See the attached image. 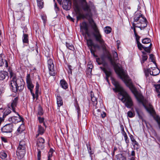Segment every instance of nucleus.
<instances>
[{
    "label": "nucleus",
    "mask_w": 160,
    "mask_h": 160,
    "mask_svg": "<svg viewBox=\"0 0 160 160\" xmlns=\"http://www.w3.org/2000/svg\"><path fill=\"white\" fill-rule=\"evenodd\" d=\"M107 57L111 64L113 66L116 72L124 82L126 86L129 88L137 100L139 102H142L143 99V96L133 85L131 79L129 78L128 74L122 68L116 64L115 61H114L111 55L108 52L107 53Z\"/></svg>",
    "instance_id": "1"
},
{
    "label": "nucleus",
    "mask_w": 160,
    "mask_h": 160,
    "mask_svg": "<svg viewBox=\"0 0 160 160\" xmlns=\"http://www.w3.org/2000/svg\"><path fill=\"white\" fill-rule=\"evenodd\" d=\"M11 80L10 82V88L12 92H16L19 91H22L24 89L25 82L21 78H17L16 75L13 72H10Z\"/></svg>",
    "instance_id": "2"
},
{
    "label": "nucleus",
    "mask_w": 160,
    "mask_h": 160,
    "mask_svg": "<svg viewBox=\"0 0 160 160\" xmlns=\"http://www.w3.org/2000/svg\"><path fill=\"white\" fill-rule=\"evenodd\" d=\"M89 23L91 25L94 32L93 33V36L95 40L98 42L103 50H106V44L103 40L102 35L100 33L94 21L91 19L89 21Z\"/></svg>",
    "instance_id": "3"
},
{
    "label": "nucleus",
    "mask_w": 160,
    "mask_h": 160,
    "mask_svg": "<svg viewBox=\"0 0 160 160\" xmlns=\"http://www.w3.org/2000/svg\"><path fill=\"white\" fill-rule=\"evenodd\" d=\"M118 99L125 104L127 108H131L133 106L131 97L125 90L118 93Z\"/></svg>",
    "instance_id": "4"
},
{
    "label": "nucleus",
    "mask_w": 160,
    "mask_h": 160,
    "mask_svg": "<svg viewBox=\"0 0 160 160\" xmlns=\"http://www.w3.org/2000/svg\"><path fill=\"white\" fill-rule=\"evenodd\" d=\"M26 144L23 140L20 141L17 150V155L19 159L22 158L26 153Z\"/></svg>",
    "instance_id": "5"
},
{
    "label": "nucleus",
    "mask_w": 160,
    "mask_h": 160,
    "mask_svg": "<svg viewBox=\"0 0 160 160\" xmlns=\"http://www.w3.org/2000/svg\"><path fill=\"white\" fill-rule=\"evenodd\" d=\"M136 40L137 44V46L140 50H142L143 49L148 53H150L151 52V49L152 46V44L150 43L149 46L148 47L142 45L139 42L140 37L137 34L135 35Z\"/></svg>",
    "instance_id": "6"
},
{
    "label": "nucleus",
    "mask_w": 160,
    "mask_h": 160,
    "mask_svg": "<svg viewBox=\"0 0 160 160\" xmlns=\"http://www.w3.org/2000/svg\"><path fill=\"white\" fill-rule=\"evenodd\" d=\"M48 65L49 74L51 76H55L56 73L54 70V64L52 59H49L48 60Z\"/></svg>",
    "instance_id": "7"
},
{
    "label": "nucleus",
    "mask_w": 160,
    "mask_h": 160,
    "mask_svg": "<svg viewBox=\"0 0 160 160\" xmlns=\"http://www.w3.org/2000/svg\"><path fill=\"white\" fill-rule=\"evenodd\" d=\"M26 82L27 84V87L30 90L31 93L32 94L33 98H35V95L32 92V89L34 87V85L32 84L30 78V75L28 74L26 77Z\"/></svg>",
    "instance_id": "8"
},
{
    "label": "nucleus",
    "mask_w": 160,
    "mask_h": 160,
    "mask_svg": "<svg viewBox=\"0 0 160 160\" xmlns=\"http://www.w3.org/2000/svg\"><path fill=\"white\" fill-rule=\"evenodd\" d=\"M112 82L113 84L115 86L114 90L117 92H119V93H120L121 92L124 91V90L121 86L119 82L116 81L114 78L111 77Z\"/></svg>",
    "instance_id": "9"
},
{
    "label": "nucleus",
    "mask_w": 160,
    "mask_h": 160,
    "mask_svg": "<svg viewBox=\"0 0 160 160\" xmlns=\"http://www.w3.org/2000/svg\"><path fill=\"white\" fill-rule=\"evenodd\" d=\"M87 43L89 49L97 48L98 50L100 49V46L98 44H94L92 40L91 39H87Z\"/></svg>",
    "instance_id": "10"
},
{
    "label": "nucleus",
    "mask_w": 160,
    "mask_h": 160,
    "mask_svg": "<svg viewBox=\"0 0 160 160\" xmlns=\"http://www.w3.org/2000/svg\"><path fill=\"white\" fill-rule=\"evenodd\" d=\"M13 125L9 123L5 125L1 129L2 132L4 133H10L13 130Z\"/></svg>",
    "instance_id": "11"
},
{
    "label": "nucleus",
    "mask_w": 160,
    "mask_h": 160,
    "mask_svg": "<svg viewBox=\"0 0 160 160\" xmlns=\"http://www.w3.org/2000/svg\"><path fill=\"white\" fill-rule=\"evenodd\" d=\"M16 8L18 11L17 15L18 16V18L20 19L23 15V11L24 10V7L21 3H19L17 5Z\"/></svg>",
    "instance_id": "12"
},
{
    "label": "nucleus",
    "mask_w": 160,
    "mask_h": 160,
    "mask_svg": "<svg viewBox=\"0 0 160 160\" xmlns=\"http://www.w3.org/2000/svg\"><path fill=\"white\" fill-rule=\"evenodd\" d=\"M18 116L12 117L9 118L8 121L12 123H17L21 122L22 118L21 117L18 113H17Z\"/></svg>",
    "instance_id": "13"
},
{
    "label": "nucleus",
    "mask_w": 160,
    "mask_h": 160,
    "mask_svg": "<svg viewBox=\"0 0 160 160\" xmlns=\"http://www.w3.org/2000/svg\"><path fill=\"white\" fill-rule=\"evenodd\" d=\"M18 100V97L14 98V99L12 100V102L10 106H8L9 108L10 109H12L13 111L15 112H16L15 108L17 106Z\"/></svg>",
    "instance_id": "14"
},
{
    "label": "nucleus",
    "mask_w": 160,
    "mask_h": 160,
    "mask_svg": "<svg viewBox=\"0 0 160 160\" xmlns=\"http://www.w3.org/2000/svg\"><path fill=\"white\" fill-rule=\"evenodd\" d=\"M80 28L83 29L85 31V34L88 36H90V34L88 31V24L85 22H83L80 25Z\"/></svg>",
    "instance_id": "15"
},
{
    "label": "nucleus",
    "mask_w": 160,
    "mask_h": 160,
    "mask_svg": "<svg viewBox=\"0 0 160 160\" xmlns=\"http://www.w3.org/2000/svg\"><path fill=\"white\" fill-rule=\"evenodd\" d=\"M44 118H41V135L45 131L47 126L44 121Z\"/></svg>",
    "instance_id": "16"
},
{
    "label": "nucleus",
    "mask_w": 160,
    "mask_h": 160,
    "mask_svg": "<svg viewBox=\"0 0 160 160\" xmlns=\"http://www.w3.org/2000/svg\"><path fill=\"white\" fill-rule=\"evenodd\" d=\"M101 69L104 72L106 75V79L107 82L109 83L108 78L109 77H111L112 73L111 71H108L104 67H100Z\"/></svg>",
    "instance_id": "17"
},
{
    "label": "nucleus",
    "mask_w": 160,
    "mask_h": 160,
    "mask_svg": "<svg viewBox=\"0 0 160 160\" xmlns=\"http://www.w3.org/2000/svg\"><path fill=\"white\" fill-rule=\"evenodd\" d=\"M91 98L93 105L95 106L96 108H97L98 107L97 106V98L92 91L91 92Z\"/></svg>",
    "instance_id": "18"
},
{
    "label": "nucleus",
    "mask_w": 160,
    "mask_h": 160,
    "mask_svg": "<svg viewBox=\"0 0 160 160\" xmlns=\"http://www.w3.org/2000/svg\"><path fill=\"white\" fill-rule=\"evenodd\" d=\"M57 98V103L58 107L59 108L63 105V101L62 97L58 94L55 95Z\"/></svg>",
    "instance_id": "19"
},
{
    "label": "nucleus",
    "mask_w": 160,
    "mask_h": 160,
    "mask_svg": "<svg viewBox=\"0 0 160 160\" xmlns=\"http://www.w3.org/2000/svg\"><path fill=\"white\" fill-rule=\"evenodd\" d=\"M3 54H0V66H2L5 64V67H8V63L7 61L3 59L2 56Z\"/></svg>",
    "instance_id": "20"
},
{
    "label": "nucleus",
    "mask_w": 160,
    "mask_h": 160,
    "mask_svg": "<svg viewBox=\"0 0 160 160\" xmlns=\"http://www.w3.org/2000/svg\"><path fill=\"white\" fill-rule=\"evenodd\" d=\"M60 85L62 88L66 89L68 88V85L67 82L64 79L61 80Z\"/></svg>",
    "instance_id": "21"
},
{
    "label": "nucleus",
    "mask_w": 160,
    "mask_h": 160,
    "mask_svg": "<svg viewBox=\"0 0 160 160\" xmlns=\"http://www.w3.org/2000/svg\"><path fill=\"white\" fill-rule=\"evenodd\" d=\"M8 73L5 71H0V80H3L7 77Z\"/></svg>",
    "instance_id": "22"
},
{
    "label": "nucleus",
    "mask_w": 160,
    "mask_h": 160,
    "mask_svg": "<svg viewBox=\"0 0 160 160\" xmlns=\"http://www.w3.org/2000/svg\"><path fill=\"white\" fill-rule=\"evenodd\" d=\"M160 72V71L158 68H155L153 69L152 71H151V70H149V72L150 75L155 76L158 75Z\"/></svg>",
    "instance_id": "23"
},
{
    "label": "nucleus",
    "mask_w": 160,
    "mask_h": 160,
    "mask_svg": "<svg viewBox=\"0 0 160 160\" xmlns=\"http://www.w3.org/2000/svg\"><path fill=\"white\" fill-rule=\"evenodd\" d=\"M122 135L124 137V138L125 141L126 142V143L128 144L129 142V139L128 138V137L126 133L125 132L124 130V128H123L122 129Z\"/></svg>",
    "instance_id": "24"
},
{
    "label": "nucleus",
    "mask_w": 160,
    "mask_h": 160,
    "mask_svg": "<svg viewBox=\"0 0 160 160\" xmlns=\"http://www.w3.org/2000/svg\"><path fill=\"white\" fill-rule=\"evenodd\" d=\"M82 9L84 11L88 12H90L91 11L90 7L88 5L87 3L83 4Z\"/></svg>",
    "instance_id": "25"
},
{
    "label": "nucleus",
    "mask_w": 160,
    "mask_h": 160,
    "mask_svg": "<svg viewBox=\"0 0 160 160\" xmlns=\"http://www.w3.org/2000/svg\"><path fill=\"white\" fill-rule=\"evenodd\" d=\"M40 141L39 138H38L36 143V145L37 146V150H38V160H40V150L39 148V145Z\"/></svg>",
    "instance_id": "26"
},
{
    "label": "nucleus",
    "mask_w": 160,
    "mask_h": 160,
    "mask_svg": "<svg viewBox=\"0 0 160 160\" xmlns=\"http://www.w3.org/2000/svg\"><path fill=\"white\" fill-rule=\"evenodd\" d=\"M141 16H142V14L140 13H136L134 18V21L138 22L139 21V19Z\"/></svg>",
    "instance_id": "27"
},
{
    "label": "nucleus",
    "mask_w": 160,
    "mask_h": 160,
    "mask_svg": "<svg viewBox=\"0 0 160 160\" xmlns=\"http://www.w3.org/2000/svg\"><path fill=\"white\" fill-rule=\"evenodd\" d=\"M112 54L113 56V59L114 61L116 62L117 61L118 59V55L117 53L114 51H112Z\"/></svg>",
    "instance_id": "28"
},
{
    "label": "nucleus",
    "mask_w": 160,
    "mask_h": 160,
    "mask_svg": "<svg viewBox=\"0 0 160 160\" xmlns=\"http://www.w3.org/2000/svg\"><path fill=\"white\" fill-rule=\"evenodd\" d=\"M74 6L76 12H79L80 11L79 6L77 2H76L74 3Z\"/></svg>",
    "instance_id": "29"
},
{
    "label": "nucleus",
    "mask_w": 160,
    "mask_h": 160,
    "mask_svg": "<svg viewBox=\"0 0 160 160\" xmlns=\"http://www.w3.org/2000/svg\"><path fill=\"white\" fill-rule=\"evenodd\" d=\"M7 156V154L4 151H2L0 152V158L2 159H5Z\"/></svg>",
    "instance_id": "30"
},
{
    "label": "nucleus",
    "mask_w": 160,
    "mask_h": 160,
    "mask_svg": "<svg viewBox=\"0 0 160 160\" xmlns=\"http://www.w3.org/2000/svg\"><path fill=\"white\" fill-rule=\"evenodd\" d=\"M23 42L24 43H28V35L24 33L23 34Z\"/></svg>",
    "instance_id": "31"
},
{
    "label": "nucleus",
    "mask_w": 160,
    "mask_h": 160,
    "mask_svg": "<svg viewBox=\"0 0 160 160\" xmlns=\"http://www.w3.org/2000/svg\"><path fill=\"white\" fill-rule=\"evenodd\" d=\"M151 39L148 38H146L142 40V42L143 44H148L149 43L151 42Z\"/></svg>",
    "instance_id": "32"
},
{
    "label": "nucleus",
    "mask_w": 160,
    "mask_h": 160,
    "mask_svg": "<svg viewBox=\"0 0 160 160\" xmlns=\"http://www.w3.org/2000/svg\"><path fill=\"white\" fill-rule=\"evenodd\" d=\"M147 21H145V22H142L141 23V24L140 26H137L138 27L140 28L141 29H143L145 28L147 26Z\"/></svg>",
    "instance_id": "33"
},
{
    "label": "nucleus",
    "mask_w": 160,
    "mask_h": 160,
    "mask_svg": "<svg viewBox=\"0 0 160 160\" xmlns=\"http://www.w3.org/2000/svg\"><path fill=\"white\" fill-rule=\"evenodd\" d=\"M66 46L70 50L73 51L74 49V48L73 45L71 43L66 42Z\"/></svg>",
    "instance_id": "34"
},
{
    "label": "nucleus",
    "mask_w": 160,
    "mask_h": 160,
    "mask_svg": "<svg viewBox=\"0 0 160 160\" xmlns=\"http://www.w3.org/2000/svg\"><path fill=\"white\" fill-rule=\"evenodd\" d=\"M147 19L142 14V16L140 17L139 21L138 22L140 23H142V22H145V21H146Z\"/></svg>",
    "instance_id": "35"
},
{
    "label": "nucleus",
    "mask_w": 160,
    "mask_h": 160,
    "mask_svg": "<svg viewBox=\"0 0 160 160\" xmlns=\"http://www.w3.org/2000/svg\"><path fill=\"white\" fill-rule=\"evenodd\" d=\"M102 60L99 58H97L96 59V62L99 65L102 64V62L104 60V57L102 56L101 57Z\"/></svg>",
    "instance_id": "36"
},
{
    "label": "nucleus",
    "mask_w": 160,
    "mask_h": 160,
    "mask_svg": "<svg viewBox=\"0 0 160 160\" xmlns=\"http://www.w3.org/2000/svg\"><path fill=\"white\" fill-rule=\"evenodd\" d=\"M97 49H98L97 48L91 49L90 50L92 54L93 55L94 57H97L98 56L96 55L95 53L97 51Z\"/></svg>",
    "instance_id": "37"
},
{
    "label": "nucleus",
    "mask_w": 160,
    "mask_h": 160,
    "mask_svg": "<svg viewBox=\"0 0 160 160\" xmlns=\"http://www.w3.org/2000/svg\"><path fill=\"white\" fill-rule=\"evenodd\" d=\"M97 49H98L97 48L91 49L90 50L92 54L93 55L94 57H97L98 56L96 55L95 53L97 51Z\"/></svg>",
    "instance_id": "38"
},
{
    "label": "nucleus",
    "mask_w": 160,
    "mask_h": 160,
    "mask_svg": "<svg viewBox=\"0 0 160 160\" xmlns=\"http://www.w3.org/2000/svg\"><path fill=\"white\" fill-rule=\"evenodd\" d=\"M39 84L37 83L36 84V92H35V93L36 94V99H37V98L38 97V92L39 90Z\"/></svg>",
    "instance_id": "39"
},
{
    "label": "nucleus",
    "mask_w": 160,
    "mask_h": 160,
    "mask_svg": "<svg viewBox=\"0 0 160 160\" xmlns=\"http://www.w3.org/2000/svg\"><path fill=\"white\" fill-rule=\"evenodd\" d=\"M112 28L109 27H107L104 30L106 34H109L111 32Z\"/></svg>",
    "instance_id": "40"
},
{
    "label": "nucleus",
    "mask_w": 160,
    "mask_h": 160,
    "mask_svg": "<svg viewBox=\"0 0 160 160\" xmlns=\"http://www.w3.org/2000/svg\"><path fill=\"white\" fill-rule=\"evenodd\" d=\"M11 112V110L9 109H6L3 113V118H5L6 116L10 113Z\"/></svg>",
    "instance_id": "41"
},
{
    "label": "nucleus",
    "mask_w": 160,
    "mask_h": 160,
    "mask_svg": "<svg viewBox=\"0 0 160 160\" xmlns=\"http://www.w3.org/2000/svg\"><path fill=\"white\" fill-rule=\"evenodd\" d=\"M127 116L130 118H132L134 116L135 114L134 112L129 111L127 112Z\"/></svg>",
    "instance_id": "42"
},
{
    "label": "nucleus",
    "mask_w": 160,
    "mask_h": 160,
    "mask_svg": "<svg viewBox=\"0 0 160 160\" xmlns=\"http://www.w3.org/2000/svg\"><path fill=\"white\" fill-rule=\"evenodd\" d=\"M40 104H39L38 106V112L37 113V115L38 118V122L39 123H40Z\"/></svg>",
    "instance_id": "43"
},
{
    "label": "nucleus",
    "mask_w": 160,
    "mask_h": 160,
    "mask_svg": "<svg viewBox=\"0 0 160 160\" xmlns=\"http://www.w3.org/2000/svg\"><path fill=\"white\" fill-rule=\"evenodd\" d=\"M150 58L151 59V61L152 62L157 66L156 63L155 61V58L154 55L152 54H150Z\"/></svg>",
    "instance_id": "44"
},
{
    "label": "nucleus",
    "mask_w": 160,
    "mask_h": 160,
    "mask_svg": "<svg viewBox=\"0 0 160 160\" xmlns=\"http://www.w3.org/2000/svg\"><path fill=\"white\" fill-rule=\"evenodd\" d=\"M86 145L89 153L90 155H92L93 153L91 150V148L90 145L89 144H87Z\"/></svg>",
    "instance_id": "45"
},
{
    "label": "nucleus",
    "mask_w": 160,
    "mask_h": 160,
    "mask_svg": "<svg viewBox=\"0 0 160 160\" xmlns=\"http://www.w3.org/2000/svg\"><path fill=\"white\" fill-rule=\"evenodd\" d=\"M54 151V150H53V149L52 148H51L50 150L49 151L48 153V157H52V154L53 153V152Z\"/></svg>",
    "instance_id": "46"
},
{
    "label": "nucleus",
    "mask_w": 160,
    "mask_h": 160,
    "mask_svg": "<svg viewBox=\"0 0 160 160\" xmlns=\"http://www.w3.org/2000/svg\"><path fill=\"white\" fill-rule=\"evenodd\" d=\"M148 57L147 55H143L142 56V60L141 62L142 64L144 63L145 61L147 60Z\"/></svg>",
    "instance_id": "47"
},
{
    "label": "nucleus",
    "mask_w": 160,
    "mask_h": 160,
    "mask_svg": "<svg viewBox=\"0 0 160 160\" xmlns=\"http://www.w3.org/2000/svg\"><path fill=\"white\" fill-rule=\"evenodd\" d=\"M118 157L120 158V160H126V157L122 154H118Z\"/></svg>",
    "instance_id": "48"
},
{
    "label": "nucleus",
    "mask_w": 160,
    "mask_h": 160,
    "mask_svg": "<svg viewBox=\"0 0 160 160\" xmlns=\"http://www.w3.org/2000/svg\"><path fill=\"white\" fill-rule=\"evenodd\" d=\"M146 109L148 112L150 114H152L153 113V109L152 107H150L149 108H146Z\"/></svg>",
    "instance_id": "49"
},
{
    "label": "nucleus",
    "mask_w": 160,
    "mask_h": 160,
    "mask_svg": "<svg viewBox=\"0 0 160 160\" xmlns=\"http://www.w3.org/2000/svg\"><path fill=\"white\" fill-rule=\"evenodd\" d=\"M92 69H91L90 68H87L86 71V73L87 76H90L91 74H92Z\"/></svg>",
    "instance_id": "50"
},
{
    "label": "nucleus",
    "mask_w": 160,
    "mask_h": 160,
    "mask_svg": "<svg viewBox=\"0 0 160 160\" xmlns=\"http://www.w3.org/2000/svg\"><path fill=\"white\" fill-rule=\"evenodd\" d=\"M155 88L157 92L160 93V84L155 86Z\"/></svg>",
    "instance_id": "51"
},
{
    "label": "nucleus",
    "mask_w": 160,
    "mask_h": 160,
    "mask_svg": "<svg viewBox=\"0 0 160 160\" xmlns=\"http://www.w3.org/2000/svg\"><path fill=\"white\" fill-rule=\"evenodd\" d=\"M42 18L43 21V23L45 24L47 21V17L46 15L42 16Z\"/></svg>",
    "instance_id": "52"
},
{
    "label": "nucleus",
    "mask_w": 160,
    "mask_h": 160,
    "mask_svg": "<svg viewBox=\"0 0 160 160\" xmlns=\"http://www.w3.org/2000/svg\"><path fill=\"white\" fill-rule=\"evenodd\" d=\"M85 18V16L84 15L80 14L77 17V19L78 20L81 18Z\"/></svg>",
    "instance_id": "53"
},
{
    "label": "nucleus",
    "mask_w": 160,
    "mask_h": 160,
    "mask_svg": "<svg viewBox=\"0 0 160 160\" xmlns=\"http://www.w3.org/2000/svg\"><path fill=\"white\" fill-rule=\"evenodd\" d=\"M131 156L132 157L131 158H133L134 159V160L135 159V152L134 150H133L132 151L131 153Z\"/></svg>",
    "instance_id": "54"
},
{
    "label": "nucleus",
    "mask_w": 160,
    "mask_h": 160,
    "mask_svg": "<svg viewBox=\"0 0 160 160\" xmlns=\"http://www.w3.org/2000/svg\"><path fill=\"white\" fill-rule=\"evenodd\" d=\"M76 108L77 110V111L78 113V114H79V113H80V110L78 105V104L76 106Z\"/></svg>",
    "instance_id": "55"
},
{
    "label": "nucleus",
    "mask_w": 160,
    "mask_h": 160,
    "mask_svg": "<svg viewBox=\"0 0 160 160\" xmlns=\"http://www.w3.org/2000/svg\"><path fill=\"white\" fill-rule=\"evenodd\" d=\"M67 17L68 20L73 22H74V19L71 17L69 15H68V16H67Z\"/></svg>",
    "instance_id": "56"
},
{
    "label": "nucleus",
    "mask_w": 160,
    "mask_h": 160,
    "mask_svg": "<svg viewBox=\"0 0 160 160\" xmlns=\"http://www.w3.org/2000/svg\"><path fill=\"white\" fill-rule=\"evenodd\" d=\"M63 8L66 10H69V7L68 6L66 5H63Z\"/></svg>",
    "instance_id": "57"
},
{
    "label": "nucleus",
    "mask_w": 160,
    "mask_h": 160,
    "mask_svg": "<svg viewBox=\"0 0 160 160\" xmlns=\"http://www.w3.org/2000/svg\"><path fill=\"white\" fill-rule=\"evenodd\" d=\"M71 68H72V67L71 65H68V68L69 70L68 71V73H70L71 74H72V70Z\"/></svg>",
    "instance_id": "58"
},
{
    "label": "nucleus",
    "mask_w": 160,
    "mask_h": 160,
    "mask_svg": "<svg viewBox=\"0 0 160 160\" xmlns=\"http://www.w3.org/2000/svg\"><path fill=\"white\" fill-rule=\"evenodd\" d=\"M40 134V125H38V134L36 135V138H37L39 136V134Z\"/></svg>",
    "instance_id": "59"
},
{
    "label": "nucleus",
    "mask_w": 160,
    "mask_h": 160,
    "mask_svg": "<svg viewBox=\"0 0 160 160\" xmlns=\"http://www.w3.org/2000/svg\"><path fill=\"white\" fill-rule=\"evenodd\" d=\"M132 142L133 143V146L134 147H135V145H136L137 146H138V143L135 140Z\"/></svg>",
    "instance_id": "60"
},
{
    "label": "nucleus",
    "mask_w": 160,
    "mask_h": 160,
    "mask_svg": "<svg viewBox=\"0 0 160 160\" xmlns=\"http://www.w3.org/2000/svg\"><path fill=\"white\" fill-rule=\"evenodd\" d=\"M133 31H134V35H136L137 34V32H136V29H135V27H136L135 25V24L133 23Z\"/></svg>",
    "instance_id": "61"
},
{
    "label": "nucleus",
    "mask_w": 160,
    "mask_h": 160,
    "mask_svg": "<svg viewBox=\"0 0 160 160\" xmlns=\"http://www.w3.org/2000/svg\"><path fill=\"white\" fill-rule=\"evenodd\" d=\"M102 64L103 65V66L104 67H106L107 66H108V64L107 62H106L104 61V60H103V62H102Z\"/></svg>",
    "instance_id": "62"
},
{
    "label": "nucleus",
    "mask_w": 160,
    "mask_h": 160,
    "mask_svg": "<svg viewBox=\"0 0 160 160\" xmlns=\"http://www.w3.org/2000/svg\"><path fill=\"white\" fill-rule=\"evenodd\" d=\"M130 139L131 140V141H132V142H133V141H134L135 140L134 139V137L132 135L130 134Z\"/></svg>",
    "instance_id": "63"
},
{
    "label": "nucleus",
    "mask_w": 160,
    "mask_h": 160,
    "mask_svg": "<svg viewBox=\"0 0 160 160\" xmlns=\"http://www.w3.org/2000/svg\"><path fill=\"white\" fill-rule=\"evenodd\" d=\"M156 121L158 124L159 127L160 129V118L157 119L156 120Z\"/></svg>",
    "instance_id": "64"
}]
</instances>
